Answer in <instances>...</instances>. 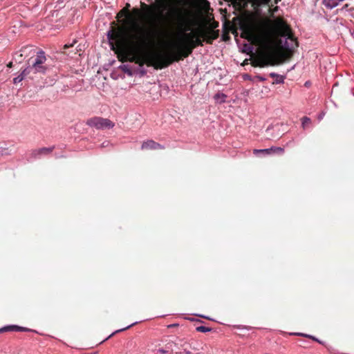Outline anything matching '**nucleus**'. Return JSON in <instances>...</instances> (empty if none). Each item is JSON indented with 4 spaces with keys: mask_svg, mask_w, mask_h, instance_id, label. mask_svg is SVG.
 <instances>
[{
    "mask_svg": "<svg viewBox=\"0 0 354 354\" xmlns=\"http://www.w3.org/2000/svg\"><path fill=\"white\" fill-rule=\"evenodd\" d=\"M133 325H134V324H131L130 326H129L126 327L125 328H122V329H120V330H116L115 332H114V333H113L112 334H111V335H109V336L106 339H109V338L111 337L112 336H113V335H114L115 333H119V332H120V331H123V330H126V329H127V328H130L131 326H132Z\"/></svg>",
    "mask_w": 354,
    "mask_h": 354,
    "instance_id": "22",
    "label": "nucleus"
},
{
    "mask_svg": "<svg viewBox=\"0 0 354 354\" xmlns=\"http://www.w3.org/2000/svg\"><path fill=\"white\" fill-rule=\"evenodd\" d=\"M158 352L161 354H165L167 351L164 349H160L158 350Z\"/></svg>",
    "mask_w": 354,
    "mask_h": 354,
    "instance_id": "24",
    "label": "nucleus"
},
{
    "mask_svg": "<svg viewBox=\"0 0 354 354\" xmlns=\"http://www.w3.org/2000/svg\"><path fill=\"white\" fill-rule=\"evenodd\" d=\"M131 13L134 16H139L141 15V10L137 8H133L131 10Z\"/></svg>",
    "mask_w": 354,
    "mask_h": 354,
    "instance_id": "20",
    "label": "nucleus"
},
{
    "mask_svg": "<svg viewBox=\"0 0 354 354\" xmlns=\"http://www.w3.org/2000/svg\"><path fill=\"white\" fill-rule=\"evenodd\" d=\"M310 123V119L309 118H307V117L302 118V126L304 128H305V127Z\"/></svg>",
    "mask_w": 354,
    "mask_h": 354,
    "instance_id": "19",
    "label": "nucleus"
},
{
    "mask_svg": "<svg viewBox=\"0 0 354 354\" xmlns=\"http://www.w3.org/2000/svg\"><path fill=\"white\" fill-rule=\"evenodd\" d=\"M196 331L198 332H201V333H206V332H209L212 330V328H209V327H206V326H197L196 328Z\"/></svg>",
    "mask_w": 354,
    "mask_h": 354,
    "instance_id": "18",
    "label": "nucleus"
},
{
    "mask_svg": "<svg viewBox=\"0 0 354 354\" xmlns=\"http://www.w3.org/2000/svg\"><path fill=\"white\" fill-rule=\"evenodd\" d=\"M30 74V69H24L20 75H19L17 77H15L13 79V83L15 84H17L19 82H21L25 77L28 75Z\"/></svg>",
    "mask_w": 354,
    "mask_h": 354,
    "instance_id": "13",
    "label": "nucleus"
},
{
    "mask_svg": "<svg viewBox=\"0 0 354 354\" xmlns=\"http://www.w3.org/2000/svg\"><path fill=\"white\" fill-rule=\"evenodd\" d=\"M165 147L153 140H148L142 142L141 146L142 150H158L164 149Z\"/></svg>",
    "mask_w": 354,
    "mask_h": 354,
    "instance_id": "11",
    "label": "nucleus"
},
{
    "mask_svg": "<svg viewBox=\"0 0 354 354\" xmlns=\"http://www.w3.org/2000/svg\"><path fill=\"white\" fill-rule=\"evenodd\" d=\"M141 9L147 12H151L153 10V7L151 5H148L144 2H140Z\"/></svg>",
    "mask_w": 354,
    "mask_h": 354,
    "instance_id": "16",
    "label": "nucleus"
},
{
    "mask_svg": "<svg viewBox=\"0 0 354 354\" xmlns=\"http://www.w3.org/2000/svg\"><path fill=\"white\" fill-rule=\"evenodd\" d=\"M12 66H13V65H12V62H9V63L7 64V66H8V68H12Z\"/></svg>",
    "mask_w": 354,
    "mask_h": 354,
    "instance_id": "26",
    "label": "nucleus"
},
{
    "mask_svg": "<svg viewBox=\"0 0 354 354\" xmlns=\"http://www.w3.org/2000/svg\"><path fill=\"white\" fill-rule=\"evenodd\" d=\"M123 16H127L128 19V21L127 20H122V24L120 26H126L127 29H131L134 24L140 25L138 24L135 18H133L129 13L128 8H122L118 14L117 19H119L120 17Z\"/></svg>",
    "mask_w": 354,
    "mask_h": 354,
    "instance_id": "8",
    "label": "nucleus"
},
{
    "mask_svg": "<svg viewBox=\"0 0 354 354\" xmlns=\"http://www.w3.org/2000/svg\"><path fill=\"white\" fill-rule=\"evenodd\" d=\"M276 3H277V0H276Z\"/></svg>",
    "mask_w": 354,
    "mask_h": 354,
    "instance_id": "30",
    "label": "nucleus"
},
{
    "mask_svg": "<svg viewBox=\"0 0 354 354\" xmlns=\"http://www.w3.org/2000/svg\"><path fill=\"white\" fill-rule=\"evenodd\" d=\"M55 147H42L39 149H35L31 150L30 153V158L32 159H38L41 158L42 156H48L53 152Z\"/></svg>",
    "mask_w": 354,
    "mask_h": 354,
    "instance_id": "9",
    "label": "nucleus"
},
{
    "mask_svg": "<svg viewBox=\"0 0 354 354\" xmlns=\"http://www.w3.org/2000/svg\"><path fill=\"white\" fill-rule=\"evenodd\" d=\"M295 335L306 336V337H310V338L313 339V340H315V341L318 342H319V343H320V344L322 343V342H321L320 341H319L317 338H315V337L310 336V335H303V334H301V333H295Z\"/></svg>",
    "mask_w": 354,
    "mask_h": 354,
    "instance_id": "23",
    "label": "nucleus"
},
{
    "mask_svg": "<svg viewBox=\"0 0 354 354\" xmlns=\"http://www.w3.org/2000/svg\"><path fill=\"white\" fill-rule=\"evenodd\" d=\"M272 26L277 35L281 37H287V39L291 41L292 44L290 47L288 46V48L294 49L298 46L297 41L292 35L290 26L283 18L277 17L272 22Z\"/></svg>",
    "mask_w": 354,
    "mask_h": 354,
    "instance_id": "5",
    "label": "nucleus"
},
{
    "mask_svg": "<svg viewBox=\"0 0 354 354\" xmlns=\"http://www.w3.org/2000/svg\"><path fill=\"white\" fill-rule=\"evenodd\" d=\"M30 329L16 325L5 326L0 329V332L6 331H29Z\"/></svg>",
    "mask_w": 354,
    "mask_h": 354,
    "instance_id": "12",
    "label": "nucleus"
},
{
    "mask_svg": "<svg viewBox=\"0 0 354 354\" xmlns=\"http://www.w3.org/2000/svg\"><path fill=\"white\" fill-rule=\"evenodd\" d=\"M86 124L97 129H111L114 123L110 120L101 117H93L87 120Z\"/></svg>",
    "mask_w": 354,
    "mask_h": 354,
    "instance_id": "7",
    "label": "nucleus"
},
{
    "mask_svg": "<svg viewBox=\"0 0 354 354\" xmlns=\"http://www.w3.org/2000/svg\"><path fill=\"white\" fill-rule=\"evenodd\" d=\"M283 48L282 40H277V46H268L266 50L262 51L259 55L252 59V66L254 67L263 68L268 66H275L279 63L283 57L280 50Z\"/></svg>",
    "mask_w": 354,
    "mask_h": 354,
    "instance_id": "3",
    "label": "nucleus"
},
{
    "mask_svg": "<svg viewBox=\"0 0 354 354\" xmlns=\"http://www.w3.org/2000/svg\"><path fill=\"white\" fill-rule=\"evenodd\" d=\"M219 36V31L212 29L201 30V37L209 44H212L213 41L216 39Z\"/></svg>",
    "mask_w": 354,
    "mask_h": 354,
    "instance_id": "10",
    "label": "nucleus"
},
{
    "mask_svg": "<svg viewBox=\"0 0 354 354\" xmlns=\"http://www.w3.org/2000/svg\"><path fill=\"white\" fill-rule=\"evenodd\" d=\"M194 21L191 18L189 12L185 14L178 13L175 23L161 24L160 27L169 29V32L164 33L163 37L169 36L177 33L178 42L174 46V48L169 50L171 59L174 62H178L189 57L193 52V50L197 46H203L204 39H201V30L197 34L192 32Z\"/></svg>",
    "mask_w": 354,
    "mask_h": 354,
    "instance_id": "2",
    "label": "nucleus"
},
{
    "mask_svg": "<svg viewBox=\"0 0 354 354\" xmlns=\"http://www.w3.org/2000/svg\"><path fill=\"white\" fill-rule=\"evenodd\" d=\"M169 29L153 24L151 28L134 24L131 29L126 26L112 27L107 37L112 49L118 53L122 62H133L140 66L146 64L155 69H162L174 62L169 51L146 53V50L154 44L155 39L168 33Z\"/></svg>",
    "mask_w": 354,
    "mask_h": 354,
    "instance_id": "1",
    "label": "nucleus"
},
{
    "mask_svg": "<svg viewBox=\"0 0 354 354\" xmlns=\"http://www.w3.org/2000/svg\"><path fill=\"white\" fill-rule=\"evenodd\" d=\"M73 44H71V45L66 44V45H64V49L68 48L73 46Z\"/></svg>",
    "mask_w": 354,
    "mask_h": 354,
    "instance_id": "25",
    "label": "nucleus"
},
{
    "mask_svg": "<svg viewBox=\"0 0 354 354\" xmlns=\"http://www.w3.org/2000/svg\"><path fill=\"white\" fill-rule=\"evenodd\" d=\"M348 4H346V5L344 6V8H348Z\"/></svg>",
    "mask_w": 354,
    "mask_h": 354,
    "instance_id": "29",
    "label": "nucleus"
},
{
    "mask_svg": "<svg viewBox=\"0 0 354 354\" xmlns=\"http://www.w3.org/2000/svg\"><path fill=\"white\" fill-rule=\"evenodd\" d=\"M272 147L270 149H254L253 153L254 154H257L259 153H261L263 155H270L272 154Z\"/></svg>",
    "mask_w": 354,
    "mask_h": 354,
    "instance_id": "15",
    "label": "nucleus"
},
{
    "mask_svg": "<svg viewBox=\"0 0 354 354\" xmlns=\"http://www.w3.org/2000/svg\"><path fill=\"white\" fill-rule=\"evenodd\" d=\"M46 59L45 53L43 50H38L35 56L32 57L29 59V66L26 69H30V73L31 72L34 73H45L48 69V66L46 64Z\"/></svg>",
    "mask_w": 354,
    "mask_h": 354,
    "instance_id": "6",
    "label": "nucleus"
},
{
    "mask_svg": "<svg viewBox=\"0 0 354 354\" xmlns=\"http://www.w3.org/2000/svg\"><path fill=\"white\" fill-rule=\"evenodd\" d=\"M218 26V22H216V23L214 24V27H217Z\"/></svg>",
    "mask_w": 354,
    "mask_h": 354,
    "instance_id": "28",
    "label": "nucleus"
},
{
    "mask_svg": "<svg viewBox=\"0 0 354 354\" xmlns=\"http://www.w3.org/2000/svg\"><path fill=\"white\" fill-rule=\"evenodd\" d=\"M338 4H339V1H337V0H332V1H330V2L328 4H327V6H328L329 7L333 8L337 6Z\"/></svg>",
    "mask_w": 354,
    "mask_h": 354,
    "instance_id": "21",
    "label": "nucleus"
},
{
    "mask_svg": "<svg viewBox=\"0 0 354 354\" xmlns=\"http://www.w3.org/2000/svg\"><path fill=\"white\" fill-rule=\"evenodd\" d=\"M130 7V4L129 3H127L126 6L124 8H128Z\"/></svg>",
    "mask_w": 354,
    "mask_h": 354,
    "instance_id": "27",
    "label": "nucleus"
},
{
    "mask_svg": "<svg viewBox=\"0 0 354 354\" xmlns=\"http://www.w3.org/2000/svg\"><path fill=\"white\" fill-rule=\"evenodd\" d=\"M272 153L283 154L284 153V149L279 147H272Z\"/></svg>",
    "mask_w": 354,
    "mask_h": 354,
    "instance_id": "17",
    "label": "nucleus"
},
{
    "mask_svg": "<svg viewBox=\"0 0 354 354\" xmlns=\"http://www.w3.org/2000/svg\"><path fill=\"white\" fill-rule=\"evenodd\" d=\"M270 76L271 77H273L275 79L274 80V82L276 84H281V83H283V81H284V77L283 75H279V74H277V73H271L270 74Z\"/></svg>",
    "mask_w": 354,
    "mask_h": 354,
    "instance_id": "14",
    "label": "nucleus"
},
{
    "mask_svg": "<svg viewBox=\"0 0 354 354\" xmlns=\"http://www.w3.org/2000/svg\"><path fill=\"white\" fill-rule=\"evenodd\" d=\"M242 30L241 37L247 39L253 44L261 43V37L259 34V26L253 20H248L242 22L240 25Z\"/></svg>",
    "mask_w": 354,
    "mask_h": 354,
    "instance_id": "4",
    "label": "nucleus"
}]
</instances>
